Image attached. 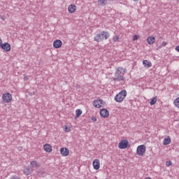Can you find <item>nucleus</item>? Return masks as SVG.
I'll return each instance as SVG.
<instances>
[{"label": "nucleus", "instance_id": "obj_12", "mask_svg": "<svg viewBox=\"0 0 179 179\" xmlns=\"http://www.w3.org/2000/svg\"><path fill=\"white\" fill-rule=\"evenodd\" d=\"M43 149L45 152H47L48 153H51L52 152V147H51V145L50 144H45L43 145Z\"/></svg>", "mask_w": 179, "mask_h": 179}, {"label": "nucleus", "instance_id": "obj_28", "mask_svg": "<svg viewBox=\"0 0 179 179\" xmlns=\"http://www.w3.org/2000/svg\"><path fill=\"white\" fill-rule=\"evenodd\" d=\"M10 179H20V176L14 175V176H11Z\"/></svg>", "mask_w": 179, "mask_h": 179}, {"label": "nucleus", "instance_id": "obj_11", "mask_svg": "<svg viewBox=\"0 0 179 179\" xmlns=\"http://www.w3.org/2000/svg\"><path fill=\"white\" fill-rule=\"evenodd\" d=\"M92 166L94 170H99L100 169V160L96 159L93 161Z\"/></svg>", "mask_w": 179, "mask_h": 179}, {"label": "nucleus", "instance_id": "obj_37", "mask_svg": "<svg viewBox=\"0 0 179 179\" xmlns=\"http://www.w3.org/2000/svg\"><path fill=\"white\" fill-rule=\"evenodd\" d=\"M133 1H139V0H133Z\"/></svg>", "mask_w": 179, "mask_h": 179}, {"label": "nucleus", "instance_id": "obj_5", "mask_svg": "<svg viewBox=\"0 0 179 179\" xmlns=\"http://www.w3.org/2000/svg\"><path fill=\"white\" fill-rule=\"evenodd\" d=\"M93 106L96 108H101V107H103V99H95L94 101H93Z\"/></svg>", "mask_w": 179, "mask_h": 179}, {"label": "nucleus", "instance_id": "obj_3", "mask_svg": "<svg viewBox=\"0 0 179 179\" xmlns=\"http://www.w3.org/2000/svg\"><path fill=\"white\" fill-rule=\"evenodd\" d=\"M146 152V146L145 145H141L137 147L136 154L138 156H143Z\"/></svg>", "mask_w": 179, "mask_h": 179}, {"label": "nucleus", "instance_id": "obj_29", "mask_svg": "<svg viewBox=\"0 0 179 179\" xmlns=\"http://www.w3.org/2000/svg\"><path fill=\"white\" fill-rule=\"evenodd\" d=\"M139 38V35H135L133 38V41H136Z\"/></svg>", "mask_w": 179, "mask_h": 179}, {"label": "nucleus", "instance_id": "obj_32", "mask_svg": "<svg viewBox=\"0 0 179 179\" xmlns=\"http://www.w3.org/2000/svg\"><path fill=\"white\" fill-rule=\"evenodd\" d=\"M175 50H176V51H177L178 52H179V45L176 46V47L175 48Z\"/></svg>", "mask_w": 179, "mask_h": 179}, {"label": "nucleus", "instance_id": "obj_35", "mask_svg": "<svg viewBox=\"0 0 179 179\" xmlns=\"http://www.w3.org/2000/svg\"><path fill=\"white\" fill-rule=\"evenodd\" d=\"M20 150H22V148H20Z\"/></svg>", "mask_w": 179, "mask_h": 179}, {"label": "nucleus", "instance_id": "obj_25", "mask_svg": "<svg viewBox=\"0 0 179 179\" xmlns=\"http://www.w3.org/2000/svg\"><path fill=\"white\" fill-rule=\"evenodd\" d=\"M64 131V132H71V127L65 125Z\"/></svg>", "mask_w": 179, "mask_h": 179}, {"label": "nucleus", "instance_id": "obj_10", "mask_svg": "<svg viewBox=\"0 0 179 179\" xmlns=\"http://www.w3.org/2000/svg\"><path fill=\"white\" fill-rule=\"evenodd\" d=\"M53 47L55 48H61L62 47V41L59 39H57L53 42Z\"/></svg>", "mask_w": 179, "mask_h": 179}, {"label": "nucleus", "instance_id": "obj_15", "mask_svg": "<svg viewBox=\"0 0 179 179\" xmlns=\"http://www.w3.org/2000/svg\"><path fill=\"white\" fill-rule=\"evenodd\" d=\"M1 48H2V50H3L4 51L8 52L10 50V44H9L8 43H3Z\"/></svg>", "mask_w": 179, "mask_h": 179}, {"label": "nucleus", "instance_id": "obj_23", "mask_svg": "<svg viewBox=\"0 0 179 179\" xmlns=\"http://www.w3.org/2000/svg\"><path fill=\"white\" fill-rule=\"evenodd\" d=\"M175 106L179 108V97L173 101Z\"/></svg>", "mask_w": 179, "mask_h": 179}, {"label": "nucleus", "instance_id": "obj_36", "mask_svg": "<svg viewBox=\"0 0 179 179\" xmlns=\"http://www.w3.org/2000/svg\"><path fill=\"white\" fill-rule=\"evenodd\" d=\"M20 150H22V148H20Z\"/></svg>", "mask_w": 179, "mask_h": 179}, {"label": "nucleus", "instance_id": "obj_20", "mask_svg": "<svg viewBox=\"0 0 179 179\" xmlns=\"http://www.w3.org/2000/svg\"><path fill=\"white\" fill-rule=\"evenodd\" d=\"M157 102V96H154L153 98H152L150 104V106H155V104H156V103Z\"/></svg>", "mask_w": 179, "mask_h": 179}, {"label": "nucleus", "instance_id": "obj_13", "mask_svg": "<svg viewBox=\"0 0 179 179\" xmlns=\"http://www.w3.org/2000/svg\"><path fill=\"white\" fill-rule=\"evenodd\" d=\"M60 153L62 156H68L69 155V150L66 148H62L60 150Z\"/></svg>", "mask_w": 179, "mask_h": 179}, {"label": "nucleus", "instance_id": "obj_18", "mask_svg": "<svg viewBox=\"0 0 179 179\" xmlns=\"http://www.w3.org/2000/svg\"><path fill=\"white\" fill-rule=\"evenodd\" d=\"M68 9L70 13H75V11L76 10V6L71 4L69 6Z\"/></svg>", "mask_w": 179, "mask_h": 179}, {"label": "nucleus", "instance_id": "obj_8", "mask_svg": "<svg viewBox=\"0 0 179 179\" xmlns=\"http://www.w3.org/2000/svg\"><path fill=\"white\" fill-rule=\"evenodd\" d=\"M128 141H122L119 143V149H127L128 148Z\"/></svg>", "mask_w": 179, "mask_h": 179}, {"label": "nucleus", "instance_id": "obj_4", "mask_svg": "<svg viewBox=\"0 0 179 179\" xmlns=\"http://www.w3.org/2000/svg\"><path fill=\"white\" fill-rule=\"evenodd\" d=\"M2 100L4 103H10L12 101V94L9 92L3 94Z\"/></svg>", "mask_w": 179, "mask_h": 179}, {"label": "nucleus", "instance_id": "obj_16", "mask_svg": "<svg viewBox=\"0 0 179 179\" xmlns=\"http://www.w3.org/2000/svg\"><path fill=\"white\" fill-rule=\"evenodd\" d=\"M170 143H171V138L168 136L164 138L163 145H170Z\"/></svg>", "mask_w": 179, "mask_h": 179}, {"label": "nucleus", "instance_id": "obj_27", "mask_svg": "<svg viewBox=\"0 0 179 179\" xmlns=\"http://www.w3.org/2000/svg\"><path fill=\"white\" fill-rule=\"evenodd\" d=\"M101 5H107V0H100Z\"/></svg>", "mask_w": 179, "mask_h": 179}, {"label": "nucleus", "instance_id": "obj_38", "mask_svg": "<svg viewBox=\"0 0 179 179\" xmlns=\"http://www.w3.org/2000/svg\"><path fill=\"white\" fill-rule=\"evenodd\" d=\"M177 1H179V0H177Z\"/></svg>", "mask_w": 179, "mask_h": 179}, {"label": "nucleus", "instance_id": "obj_34", "mask_svg": "<svg viewBox=\"0 0 179 179\" xmlns=\"http://www.w3.org/2000/svg\"><path fill=\"white\" fill-rule=\"evenodd\" d=\"M109 1H110L111 2H114V1H115V0H109Z\"/></svg>", "mask_w": 179, "mask_h": 179}, {"label": "nucleus", "instance_id": "obj_26", "mask_svg": "<svg viewBox=\"0 0 179 179\" xmlns=\"http://www.w3.org/2000/svg\"><path fill=\"white\" fill-rule=\"evenodd\" d=\"M170 166H173V162L171 161H166V166L170 167Z\"/></svg>", "mask_w": 179, "mask_h": 179}, {"label": "nucleus", "instance_id": "obj_33", "mask_svg": "<svg viewBox=\"0 0 179 179\" xmlns=\"http://www.w3.org/2000/svg\"><path fill=\"white\" fill-rule=\"evenodd\" d=\"M3 43H2V39L0 38V48L2 47Z\"/></svg>", "mask_w": 179, "mask_h": 179}, {"label": "nucleus", "instance_id": "obj_21", "mask_svg": "<svg viewBox=\"0 0 179 179\" xmlns=\"http://www.w3.org/2000/svg\"><path fill=\"white\" fill-rule=\"evenodd\" d=\"M24 174L25 176H30V169L27 167L24 168Z\"/></svg>", "mask_w": 179, "mask_h": 179}, {"label": "nucleus", "instance_id": "obj_24", "mask_svg": "<svg viewBox=\"0 0 179 179\" xmlns=\"http://www.w3.org/2000/svg\"><path fill=\"white\" fill-rule=\"evenodd\" d=\"M118 40H120V36L115 35L113 37V41H114V43H117Z\"/></svg>", "mask_w": 179, "mask_h": 179}, {"label": "nucleus", "instance_id": "obj_2", "mask_svg": "<svg viewBox=\"0 0 179 179\" xmlns=\"http://www.w3.org/2000/svg\"><path fill=\"white\" fill-rule=\"evenodd\" d=\"M127 97V90H122L120 92L115 96V101L117 103H122L124 99Z\"/></svg>", "mask_w": 179, "mask_h": 179}, {"label": "nucleus", "instance_id": "obj_22", "mask_svg": "<svg viewBox=\"0 0 179 179\" xmlns=\"http://www.w3.org/2000/svg\"><path fill=\"white\" fill-rule=\"evenodd\" d=\"M80 115H82V110L77 109L76 110V118L79 117Z\"/></svg>", "mask_w": 179, "mask_h": 179}, {"label": "nucleus", "instance_id": "obj_17", "mask_svg": "<svg viewBox=\"0 0 179 179\" xmlns=\"http://www.w3.org/2000/svg\"><path fill=\"white\" fill-rule=\"evenodd\" d=\"M30 164L32 169H34V168L38 169L39 167H41V164L38 163L36 161L31 162Z\"/></svg>", "mask_w": 179, "mask_h": 179}, {"label": "nucleus", "instance_id": "obj_19", "mask_svg": "<svg viewBox=\"0 0 179 179\" xmlns=\"http://www.w3.org/2000/svg\"><path fill=\"white\" fill-rule=\"evenodd\" d=\"M143 65L145 66V68H150V66H152V62L148 60H143Z\"/></svg>", "mask_w": 179, "mask_h": 179}, {"label": "nucleus", "instance_id": "obj_30", "mask_svg": "<svg viewBox=\"0 0 179 179\" xmlns=\"http://www.w3.org/2000/svg\"><path fill=\"white\" fill-rule=\"evenodd\" d=\"M91 120L93 122H96V121H97V118H96V117H92Z\"/></svg>", "mask_w": 179, "mask_h": 179}, {"label": "nucleus", "instance_id": "obj_6", "mask_svg": "<svg viewBox=\"0 0 179 179\" xmlns=\"http://www.w3.org/2000/svg\"><path fill=\"white\" fill-rule=\"evenodd\" d=\"M114 82H125V77L122 75H115V78H113Z\"/></svg>", "mask_w": 179, "mask_h": 179}, {"label": "nucleus", "instance_id": "obj_9", "mask_svg": "<svg viewBox=\"0 0 179 179\" xmlns=\"http://www.w3.org/2000/svg\"><path fill=\"white\" fill-rule=\"evenodd\" d=\"M99 113L101 117H103V118H107L108 115H110V113L107 109H101Z\"/></svg>", "mask_w": 179, "mask_h": 179}, {"label": "nucleus", "instance_id": "obj_14", "mask_svg": "<svg viewBox=\"0 0 179 179\" xmlns=\"http://www.w3.org/2000/svg\"><path fill=\"white\" fill-rule=\"evenodd\" d=\"M155 42H156V39L153 36H150L147 38V43L150 45H152V44H155Z\"/></svg>", "mask_w": 179, "mask_h": 179}, {"label": "nucleus", "instance_id": "obj_31", "mask_svg": "<svg viewBox=\"0 0 179 179\" xmlns=\"http://www.w3.org/2000/svg\"><path fill=\"white\" fill-rule=\"evenodd\" d=\"M24 80H29V76H24Z\"/></svg>", "mask_w": 179, "mask_h": 179}, {"label": "nucleus", "instance_id": "obj_1", "mask_svg": "<svg viewBox=\"0 0 179 179\" xmlns=\"http://www.w3.org/2000/svg\"><path fill=\"white\" fill-rule=\"evenodd\" d=\"M110 37V34L107 31H102L101 34H97L94 36V41H97V43H100L102 40H107Z\"/></svg>", "mask_w": 179, "mask_h": 179}, {"label": "nucleus", "instance_id": "obj_7", "mask_svg": "<svg viewBox=\"0 0 179 179\" xmlns=\"http://www.w3.org/2000/svg\"><path fill=\"white\" fill-rule=\"evenodd\" d=\"M124 73H127V69L122 67H117L115 72V75H124Z\"/></svg>", "mask_w": 179, "mask_h": 179}]
</instances>
